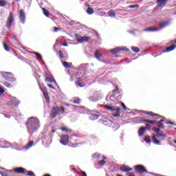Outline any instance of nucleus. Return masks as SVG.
<instances>
[{"label":"nucleus","mask_w":176,"mask_h":176,"mask_svg":"<svg viewBox=\"0 0 176 176\" xmlns=\"http://www.w3.org/2000/svg\"><path fill=\"white\" fill-rule=\"evenodd\" d=\"M102 160H107V157L105 156L102 155Z\"/></svg>","instance_id":"nucleus-63"},{"label":"nucleus","mask_w":176,"mask_h":176,"mask_svg":"<svg viewBox=\"0 0 176 176\" xmlns=\"http://www.w3.org/2000/svg\"><path fill=\"white\" fill-rule=\"evenodd\" d=\"M109 17H116V13L113 12V10H111L108 13Z\"/></svg>","instance_id":"nucleus-34"},{"label":"nucleus","mask_w":176,"mask_h":176,"mask_svg":"<svg viewBox=\"0 0 176 176\" xmlns=\"http://www.w3.org/2000/svg\"><path fill=\"white\" fill-rule=\"evenodd\" d=\"M19 20L22 24H25V12L23 10L19 11Z\"/></svg>","instance_id":"nucleus-11"},{"label":"nucleus","mask_w":176,"mask_h":176,"mask_svg":"<svg viewBox=\"0 0 176 176\" xmlns=\"http://www.w3.org/2000/svg\"><path fill=\"white\" fill-rule=\"evenodd\" d=\"M60 142L62 145H68V143L69 142V136H68V135H61Z\"/></svg>","instance_id":"nucleus-9"},{"label":"nucleus","mask_w":176,"mask_h":176,"mask_svg":"<svg viewBox=\"0 0 176 176\" xmlns=\"http://www.w3.org/2000/svg\"><path fill=\"white\" fill-rule=\"evenodd\" d=\"M106 100H107V101L115 102V101H116V96H115V95H113V94H110L107 95Z\"/></svg>","instance_id":"nucleus-19"},{"label":"nucleus","mask_w":176,"mask_h":176,"mask_svg":"<svg viewBox=\"0 0 176 176\" xmlns=\"http://www.w3.org/2000/svg\"><path fill=\"white\" fill-rule=\"evenodd\" d=\"M54 32H57V31H58V30H60V28H56V27H54Z\"/></svg>","instance_id":"nucleus-60"},{"label":"nucleus","mask_w":176,"mask_h":176,"mask_svg":"<svg viewBox=\"0 0 176 176\" xmlns=\"http://www.w3.org/2000/svg\"><path fill=\"white\" fill-rule=\"evenodd\" d=\"M58 113H57V111L54 109V107H53L52 112H51V118H56Z\"/></svg>","instance_id":"nucleus-30"},{"label":"nucleus","mask_w":176,"mask_h":176,"mask_svg":"<svg viewBox=\"0 0 176 176\" xmlns=\"http://www.w3.org/2000/svg\"><path fill=\"white\" fill-rule=\"evenodd\" d=\"M3 47H4L5 50H6V52H9V50H10L9 45H8V44H6V43H3Z\"/></svg>","instance_id":"nucleus-44"},{"label":"nucleus","mask_w":176,"mask_h":176,"mask_svg":"<svg viewBox=\"0 0 176 176\" xmlns=\"http://www.w3.org/2000/svg\"><path fill=\"white\" fill-rule=\"evenodd\" d=\"M38 85H39L41 90L43 93V96H44L47 104H49V102H50V99L49 98V94H47V90L46 89V87H42L41 85V84H38Z\"/></svg>","instance_id":"nucleus-10"},{"label":"nucleus","mask_w":176,"mask_h":176,"mask_svg":"<svg viewBox=\"0 0 176 176\" xmlns=\"http://www.w3.org/2000/svg\"><path fill=\"white\" fill-rule=\"evenodd\" d=\"M140 122H145L146 123H148L149 124H155L156 123V120H149L146 119H142Z\"/></svg>","instance_id":"nucleus-28"},{"label":"nucleus","mask_w":176,"mask_h":176,"mask_svg":"<svg viewBox=\"0 0 176 176\" xmlns=\"http://www.w3.org/2000/svg\"><path fill=\"white\" fill-rule=\"evenodd\" d=\"M102 97L101 96V94L98 91L94 92L91 96H90L88 98L89 101L91 102H97V101H100Z\"/></svg>","instance_id":"nucleus-7"},{"label":"nucleus","mask_w":176,"mask_h":176,"mask_svg":"<svg viewBox=\"0 0 176 176\" xmlns=\"http://www.w3.org/2000/svg\"><path fill=\"white\" fill-rule=\"evenodd\" d=\"M54 109H55V111H56L57 113L59 115H60V113H65V111L64 110L63 107H54Z\"/></svg>","instance_id":"nucleus-23"},{"label":"nucleus","mask_w":176,"mask_h":176,"mask_svg":"<svg viewBox=\"0 0 176 176\" xmlns=\"http://www.w3.org/2000/svg\"><path fill=\"white\" fill-rule=\"evenodd\" d=\"M100 121L104 126H107L108 127H112L114 130H118V129H119V125L115 124V122H113V121H112L109 118H103L100 120Z\"/></svg>","instance_id":"nucleus-3"},{"label":"nucleus","mask_w":176,"mask_h":176,"mask_svg":"<svg viewBox=\"0 0 176 176\" xmlns=\"http://www.w3.org/2000/svg\"><path fill=\"white\" fill-rule=\"evenodd\" d=\"M41 128V122L37 118L30 117L28 119L26 122V129L29 134H32L36 133L38 130Z\"/></svg>","instance_id":"nucleus-1"},{"label":"nucleus","mask_w":176,"mask_h":176,"mask_svg":"<svg viewBox=\"0 0 176 176\" xmlns=\"http://www.w3.org/2000/svg\"><path fill=\"white\" fill-rule=\"evenodd\" d=\"M49 75H47V77L45 78V82H47L48 83H54L57 86V82H56V80L54 78L48 77Z\"/></svg>","instance_id":"nucleus-20"},{"label":"nucleus","mask_w":176,"mask_h":176,"mask_svg":"<svg viewBox=\"0 0 176 176\" xmlns=\"http://www.w3.org/2000/svg\"><path fill=\"white\" fill-rule=\"evenodd\" d=\"M154 131L155 132V134H158L161 131L160 128H155Z\"/></svg>","instance_id":"nucleus-50"},{"label":"nucleus","mask_w":176,"mask_h":176,"mask_svg":"<svg viewBox=\"0 0 176 176\" xmlns=\"http://www.w3.org/2000/svg\"><path fill=\"white\" fill-rule=\"evenodd\" d=\"M176 47V41H175V44H173L172 46L170 47H168L166 48V50H162L160 54H158L157 56H161V54H163V53H168V52H173V50H174V49H175Z\"/></svg>","instance_id":"nucleus-12"},{"label":"nucleus","mask_w":176,"mask_h":176,"mask_svg":"<svg viewBox=\"0 0 176 176\" xmlns=\"http://www.w3.org/2000/svg\"><path fill=\"white\" fill-rule=\"evenodd\" d=\"M153 142L155 145H160V140H157L156 139V135H153Z\"/></svg>","instance_id":"nucleus-31"},{"label":"nucleus","mask_w":176,"mask_h":176,"mask_svg":"<svg viewBox=\"0 0 176 176\" xmlns=\"http://www.w3.org/2000/svg\"><path fill=\"white\" fill-rule=\"evenodd\" d=\"M128 176H135L134 174H133V173H129V175H128Z\"/></svg>","instance_id":"nucleus-61"},{"label":"nucleus","mask_w":176,"mask_h":176,"mask_svg":"<svg viewBox=\"0 0 176 176\" xmlns=\"http://www.w3.org/2000/svg\"><path fill=\"white\" fill-rule=\"evenodd\" d=\"M5 93V89L3 87H0V96H2Z\"/></svg>","instance_id":"nucleus-51"},{"label":"nucleus","mask_w":176,"mask_h":176,"mask_svg":"<svg viewBox=\"0 0 176 176\" xmlns=\"http://www.w3.org/2000/svg\"><path fill=\"white\" fill-rule=\"evenodd\" d=\"M144 113H146V115H148L149 116H157V114L153 113L152 111H143Z\"/></svg>","instance_id":"nucleus-32"},{"label":"nucleus","mask_w":176,"mask_h":176,"mask_svg":"<svg viewBox=\"0 0 176 176\" xmlns=\"http://www.w3.org/2000/svg\"><path fill=\"white\" fill-rule=\"evenodd\" d=\"M87 14H93V13H94V10H93V8L89 7L87 9Z\"/></svg>","instance_id":"nucleus-35"},{"label":"nucleus","mask_w":176,"mask_h":176,"mask_svg":"<svg viewBox=\"0 0 176 176\" xmlns=\"http://www.w3.org/2000/svg\"><path fill=\"white\" fill-rule=\"evenodd\" d=\"M167 1L168 0H157V5L158 8H164L166 6V3H167Z\"/></svg>","instance_id":"nucleus-16"},{"label":"nucleus","mask_w":176,"mask_h":176,"mask_svg":"<svg viewBox=\"0 0 176 176\" xmlns=\"http://www.w3.org/2000/svg\"><path fill=\"white\" fill-rule=\"evenodd\" d=\"M63 63V67H65V68H71V67H72V63H68V62H62Z\"/></svg>","instance_id":"nucleus-29"},{"label":"nucleus","mask_w":176,"mask_h":176,"mask_svg":"<svg viewBox=\"0 0 176 176\" xmlns=\"http://www.w3.org/2000/svg\"><path fill=\"white\" fill-rule=\"evenodd\" d=\"M14 171L18 174H24V173H25V168L21 167L15 168H14Z\"/></svg>","instance_id":"nucleus-21"},{"label":"nucleus","mask_w":176,"mask_h":176,"mask_svg":"<svg viewBox=\"0 0 176 176\" xmlns=\"http://www.w3.org/2000/svg\"><path fill=\"white\" fill-rule=\"evenodd\" d=\"M6 2L5 0H0V7L3 8V6H6Z\"/></svg>","instance_id":"nucleus-38"},{"label":"nucleus","mask_w":176,"mask_h":176,"mask_svg":"<svg viewBox=\"0 0 176 176\" xmlns=\"http://www.w3.org/2000/svg\"><path fill=\"white\" fill-rule=\"evenodd\" d=\"M146 128L147 130H148V131H150V130L152 129V126H151L149 124H146Z\"/></svg>","instance_id":"nucleus-49"},{"label":"nucleus","mask_w":176,"mask_h":176,"mask_svg":"<svg viewBox=\"0 0 176 176\" xmlns=\"http://www.w3.org/2000/svg\"><path fill=\"white\" fill-rule=\"evenodd\" d=\"M63 46H68V43H65L63 44Z\"/></svg>","instance_id":"nucleus-62"},{"label":"nucleus","mask_w":176,"mask_h":176,"mask_svg":"<svg viewBox=\"0 0 176 176\" xmlns=\"http://www.w3.org/2000/svg\"><path fill=\"white\" fill-rule=\"evenodd\" d=\"M96 138H97V136L96 135H91V140H96Z\"/></svg>","instance_id":"nucleus-55"},{"label":"nucleus","mask_w":176,"mask_h":176,"mask_svg":"<svg viewBox=\"0 0 176 176\" xmlns=\"http://www.w3.org/2000/svg\"><path fill=\"white\" fill-rule=\"evenodd\" d=\"M144 134H145V127L141 126L138 130V135L139 137H142Z\"/></svg>","instance_id":"nucleus-26"},{"label":"nucleus","mask_w":176,"mask_h":176,"mask_svg":"<svg viewBox=\"0 0 176 176\" xmlns=\"http://www.w3.org/2000/svg\"><path fill=\"white\" fill-rule=\"evenodd\" d=\"M74 104H80V99L76 98L73 100Z\"/></svg>","instance_id":"nucleus-47"},{"label":"nucleus","mask_w":176,"mask_h":176,"mask_svg":"<svg viewBox=\"0 0 176 176\" xmlns=\"http://www.w3.org/2000/svg\"><path fill=\"white\" fill-rule=\"evenodd\" d=\"M13 21H14V17H13V13L10 12L8 18L7 19V22H6V27L8 29H10V27H12V24H13Z\"/></svg>","instance_id":"nucleus-8"},{"label":"nucleus","mask_w":176,"mask_h":176,"mask_svg":"<svg viewBox=\"0 0 176 176\" xmlns=\"http://www.w3.org/2000/svg\"><path fill=\"white\" fill-rule=\"evenodd\" d=\"M157 127H159L160 129H164V126L163 124V123H162V122L159 121L157 123Z\"/></svg>","instance_id":"nucleus-42"},{"label":"nucleus","mask_w":176,"mask_h":176,"mask_svg":"<svg viewBox=\"0 0 176 176\" xmlns=\"http://www.w3.org/2000/svg\"><path fill=\"white\" fill-rule=\"evenodd\" d=\"M36 58H38V60H42V55H41V54L38 53V52H35L34 53Z\"/></svg>","instance_id":"nucleus-43"},{"label":"nucleus","mask_w":176,"mask_h":176,"mask_svg":"<svg viewBox=\"0 0 176 176\" xmlns=\"http://www.w3.org/2000/svg\"><path fill=\"white\" fill-rule=\"evenodd\" d=\"M102 54L98 52V50H96L95 52V57L97 58V60H100V58L102 57Z\"/></svg>","instance_id":"nucleus-33"},{"label":"nucleus","mask_w":176,"mask_h":176,"mask_svg":"<svg viewBox=\"0 0 176 176\" xmlns=\"http://www.w3.org/2000/svg\"><path fill=\"white\" fill-rule=\"evenodd\" d=\"M60 130H62V131H66V133L68 132V130L65 127H62Z\"/></svg>","instance_id":"nucleus-56"},{"label":"nucleus","mask_w":176,"mask_h":176,"mask_svg":"<svg viewBox=\"0 0 176 176\" xmlns=\"http://www.w3.org/2000/svg\"><path fill=\"white\" fill-rule=\"evenodd\" d=\"M43 12L46 17H49V16H50V13H49V11H47V10H46L45 8H43Z\"/></svg>","instance_id":"nucleus-37"},{"label":"nucleus","mask_w":176,"mask_h":176,"mask_svg":"<svg viewBox=\"0 0 176 176\" xmlns=\"http://www.w3.org/2000/svg\"><path fill=\"white\" fill-rule=\"evenodd\" d=\"M53 133H56L55 130H52V133H50L47 135L42 137L43 144H46L47 145H50L53 140Z\"/></svg>","instance_id":"nucleus-6"},{"label":"nucleus","mask_w":176,"mask_h":176,"mask_svg":"<svg viewBox=\"0 0 176 176\" xmlns=\"http://www.w3.org/2000/svg\"><path fill=\"white\" fill-rule=\"evenodd\" d=\"M131 50H133L135 53H138L140 52V48L137 47L132 46Z\"/></svg>","instance_id":"nucleus-40"},{"label":"nucleus","mask_w":176,"mask_h":176,"mask_svg":"<svg viewBox=\"0 0 176 176\" xmlns=\"http://www.w3.org/2000/svg\"><path fill=\"white\" fill-rule=\"evenodd\" d=\"M81 174H82V176H87V174H86L85 171H82Z\"/></svg>","instance_id":"nucleus-58"},{"label":"nucleus","mask_w":176,"mask_h":176,"mask_svg":"<svg viewBox=\"0 0 176 176\" xmlns=\"http://www.w3.org/2000/svg\"><path fill=\"white\" fill-rule=\"evenodd\" d=\"M48 87H50V89H53L54 90L56 89L54 88V87L53 86V85L52 84H47Z\"/></svg>","instance_id":"nucleus-54"},{"label":"nucleus","mask_w":176,"mask_h":176,"mask_svg":"<svg viewBox=\"0 0 176 176\" xmlns=\"http://www.w3.org/2000/svg\"><path fill=\"white\" fill-rule=\"evenodd\" d=\"M105 109H107V111H110L112 112L113 116L114 118H119L120 116V108L117 107V108H113V107L105 105Z\"/></svg>","instance_id":"nucleus-4"},{"label":"nucleus","mask_w":176,"mask_h":176,"mask_svg":"<svg viewBox=\"0 0 176 176\" xmlns=\"http://www.w3.org/2000/svg\"><path fill=\"white\" fill-rule=\"evenodd\" d=\"M3 85L6 87H8L9 89H12V87H13V85H12V84L8 82H4L3 83Z\"/></svg>","instance_id":"nucleus-36"},{"label":"nucleus","mask_w":176,"mask_h":176,"mask_svg":"<svg viewBox=\"0 0 176 176\" xmlns=\"http://www.w3.org/2000/svg\"><path fill=\"white\" fill-rule=\"evenodd\" d=\"M90 39H91V37L85 36L77 38V42H78V43H83V42H87L88 41H90Z\"/></svg>","instance_id":"nucleus-15"},{"label":"nucleus","mask_w":176,"mask_h":176,"mask_svg":"<svg viewBox=\"0 0 176 176\" xmlns=\"http://www.w3.org/2000/svg\"><path fill=\"white\" fill-rule=\"evenodd\" d=\"M118 90V87H116V89H114L113 91V93H116V91Z\"/></svg>","instance_id":"nucleus-64"},{"label":"nucleus","mask_w":176,"mask_h":176,"mask_svg":"<svg viewBox=\"0 0 176 176\" xmlns=\"http://www.w3.org/2000/svg\"><path fill=\"white\" fill-rule=\"evenodd\" d=\"M59 53V57L61 58V61H63V59L64 58V54H63V51H58Z\"/></svg>","instance_id":"nucleus-45"},{"label":"nucleus","mask_w":176,"mask_h":176,"mask_svg":"<svg viewBox=\"0 0 176 176\" xmlns=\"http://www.w3.org/2000/svg\"><path fill=\"white\" fill-rule=\"evenodd\" d=\"M11 103L14 107H19L20 105V100L16 98V97H12L11 99Z\"/></svg>","instance_id":"nucleus-18"},{"label":"nucleus","mask_w":176,"mask_h":176,"mask_svg":"<svg viewBox=\"0 0 176 176\" xmlns=\"http://www.w3.org/2000/svg\"><path fill=\"white\" fill-rule=\"evenodd\" d=\"M27 173L28 175L29 176H35V173H34L32 171H27Z\"/></svg>","instance_id":"nucleus-48"},{"label":"nucleus","mask_w":176,"mask_h":176,"mask_svg":"<svg viewBox=\"0 0 176 176\" xmlns=\"http://www.w3.org/2000/svg\"><path fill=\"white\" fill-rule=\"evenodd\" d=\"M135 170L138 173H146V169L142 165H137L135 166Z\"/></svg>","instance_id":"nucleus-17"},{"label":"nucleus","mask_w":176,"mask_h":176,"mask_svg":"<svg viewBox=\"0 0 176 176\" xmlns=\"http://www.w3.org/2000/svg\"><path fill=\"white\" fill-rule=\"evenodd\" d=\"M120 171H122L123 173H127V171H132L133 168H129L126 166H123L120 168Z\"/></svg>","instance_id":"nucleus-24"},{"label":"nucleus","mask_w":176,"mask_h":176,"mask_svg":"<svg viewBox=\"0 0 176 176\" xmlns=\"http://www.w3.org/2000/svg\"><path fill=\"white\" fill-rule=\"evenodd\" d=\"M100 118V116L97 115V114H91L89 116V119L90 120H97V119H98Z\"/></svg>","instance_id":"nucleus-27"},{"label":"nucleus","mask_w":176,"mask_h":176,"mask_svg":"<svg viewBox=\"0 0 176 176\" xmlns=\"http://www.w3.org/2000/svg\"><path fill=\"white\" fill-rule=\"evenodd\" d=\"M166 124H174V122H173L171 121H168V122H166Z\"/></svg>","instance_id":"nucleus-59"},{"label":"nucleus","mask_w":176,"mask_h":176,"mask_svg":"<svg viewBox=\"0 0 176 176\" xmlns=\"http://www.w3.org/2000/svg\"><path fill=\"white\" fill-rule=\"evenodd\" d=\"M144 140L145 141V142H147V144H150V142H151V138L149 136L144 137Z\"/></svg>","instance_id":"nucleus-41"},{"label":"nucleus","mask_w":176,"mask_h":176,"mask_svg":"<svg viewBox=\"0 0 176 176\" xmlns=\"http://www.w3.org/2000/svg\"><path fill=\"white\" fill-rule=\"evenodd\" d=\"M107 163V162L104 161V160H101L98 162V164L100 166H105V164Z\"/></svg>","instance_id":"nucleus-46"},{"label":"nucleus","mask_w":176,"mask_h":176,"mask_svg":"<svg viewBox=\"0 0 176 176\" xmlns=\"http://www.w3.org/2000/svg\"><path fill=\"white\" fill-rule=\"evenodd\" d=\"M129 52V48H123V47H117L111 50V53H119V52Z\"/></svg>","instance_id":"nucleus-13"},{"label":"nucleus","mask_w":176,"mask_h":176,"mask_svg":"<svg viewBox=\"0 0 176 176\" xmlns=\"http://www.w3.org/2000/svg\"><path fill=\"white\" fill-rule=\"evenodd\" d=\"M11 38L12 39V41H16V36H14V35H12V36H11Z\"/></svg>","instance_id":"nucleus-57"},{"label":"nucleus","mask_w":176,"mask_h":176,"mask_svg":"<svg viewBox=\"0 0 176 176\" xmlns=\"http://www.w3.org/2000/svg\"><path fill=\"white\" fill-rule=\"evenodd\" d=\"M129 8H131V9H134V8H140V6H138V5H131V6H129Z\"/></svg>","instance_id":"nucleus-53"},{"label":"nucleus","mask_w":176,"mask_h":176,"mask_svg":"<svg viewBox=\"0 0 176 176\" xmlns=\"http://www.w3.org/2000/svg\"><path fill=\"white\" fill-rule=\"evenodd\" d=\"M34 146V140H30L27 144L25 146L22 147L21 149H17V151H28V149H30Z\"/></svg>","instance_id":"nucleus-14"},{"label":"nucleus","mask_w":176,"mask_h":176,"mask_svg":"<svg viewBox=\"0 0 176 176\" xmlns=\"http://www.w3.org/2000/svg\"><path fill=\"white\" fill-rule=\"evenodd\" d=\"M0 74L6 80H8V82H16V78L13 76V74H12V72H1Z\"/></svg>","instance_id":"nucleus-5"},{"label":"nucleus","mask_w":176,"mask_h":176,"mask_svg":"<svg viewBox=\"0 0 176 176\" xmlns=\"http://www.w3.org/2000/svg\"><path fill=\"white\" fill-rule=\"evenodd\" d=\"M122 107L123 108V109H124V111H130V109H127V107H126V104H124V103H122Z\"/></svg>","instance_id":"nucleus-52"},{"label":"nucleus","mask_w":176,"mask_h":176,"mask_svg":"<svg viewBox=\"0 0 176 176\" xmlns=\"http://www.w3.org/2000/svg\"><path fill=\"white\" fill-rule=\"evenodd\" d=\"M170 25V22L165 21L159 24L157 28H148L144 29L146 32H155L156 31H160V30H163V28H166V27H168Z\"/></svg>","instance_id":"nucleus-2"},{"label":"nucleus","mask_w":176,"mask_h":176,"mask_svg":"<svg viewBox=\"0 0 176 176\" xmlns=\"http://www.w3.org/2000/svg\"><path fill=\"white\" fill-rule=\"evenodd\" d=\"M155 137H160L162 138V140H164V138H167V135L163 132V131H160L158 133H155Z\"/></svg>","instance_id":"nucleus-22"},{"label":"nucleus","mask_w":176,"mask_h":176,"mask_svg":"<svg viewBox=\"0 0 176 176\" xmlns=\"http://www.w3.org/2000/svg\"><path fill=\"white\" fill-rule=\"evenodd\" d=\"M82 80H85V76L78 78V80L76 82V86L78 87H83V85L80 83V82H82Z\"/></svg>","instance_id":"nucleus-25"},{"label":"nucleus","mask_w":176,"mask_h":176,"mask_svg":"<svg viewBox=\"0 0 176 176\" xmlns=\"http://www.w3.org/2000/svg\"><path fill=\"white\" fill-rule=\"evenodd\" d=\"M100 156H101V154H100V153L92 154L93 159H100Z\"/></svg>","instance_id":"nucleus-39"}]
</instances>
